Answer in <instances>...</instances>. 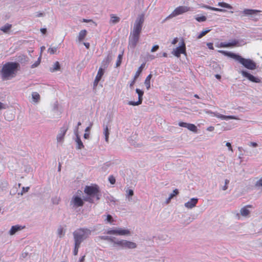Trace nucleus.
<instances>
[{
    "label": "nucleus",
    "instance_id": "26",
    "mask_svg": "<svg viewBox=\"0 0 262 262\" xmlns=\"http://www.w3.org/2000/svg\"><path fill=\"white\" fill-rule=\"evenodd\" d=\"M123 51H122L120 54H119L118 55V57H117V60L116 61V67H118L121 65V62H122V58H123Z\"/></svg>",
    "mask_w": 262,
    "mask_h": 262
},
{
    "label": "nucleus",
    "instance_id": "62",
    "mask_svg": "<svg viewBox=\"0 0 262 262\" xmlns=\"http://www.w3.org/2000/svg\"><path fill=\"white\" fill-rule=\"evenodd\" d=\"M251 145L253 147H256L257 146V144L255 142H251Z\"/></svg>",
    "mask_w": 262,
    "mask_h": 262
},
{
    "label": "nucleus",
    "instance_id": "5",
    "mask_svg": "<svg viewBox=\"0 0 262 262\" xmlns=\"http://www.w3.org/2000/svg\"><path fill=\"white\" fill-rule=\"evenodd\" d=\"M172 53L177 57H180L181 54L186 55V46L184 41L182 39L180 46L174 49Z\"/></svg>",
    "mask_w": 262,
    "mask_h": 262
},
{
    "label": "nucleus",
    "instance_id": "11",
    "mask_svg": "<svg viewBox=\"0 0 262 262\" xmlns=\"http://www.w3.org/2000/svg\"><path fill=\"white\" fill-rule=\"evenodd\" d=\"M239 46V41L236 39H233L230 42H221L217 46L220 48H229Z\"/></svg>",
    "mask_w": 262,
    "mask_h": 262
},
{
    "label": "nucleus",
    "instance_id": "46",
    "mask_svg": "<svg viewBox=\"0 0 262 262\" xmlns=\"http://www.w3.org/2000/svg\"><path fill=\"white\" fill-rule=\"evenodd\" d=\"M106 221L107 222L112 223L113 221L112 216L110 214L107 215L106 217Z\"/></svg>",
    "mask_w": 262,
    "mask_h": 262
},
{
    "label": "nucleus",
    "instance_id": "40",
    "mask_svg": "<svg viewBox=\"0 0 262 262\" xmlns=\"http://www.w3.org/2000/svg\"><path fill=\"white\" fill-rule=\"evenodd\" d=\"M195 19L199 22L205 21L206 20V17L205 16H202L200 17H196Z\"/></svg>",
    "mask_w": 262,
    "mask_h": 262
},
{
    "label": "nucleus",
    "instance_id": "4",
    "mask_svg": "<svg viewBox=\"0 0 262 262\" xmlns=\"http://www.w3.org/2000/svg\"><path fill=\"white\" fill-rule=\"evenodd\" d=\"M84 193L86 194L89 197L85 198L84 200L90 203H93V200L91 196H97V199L99 200L98 193L99 192V187L97 185L92 186H86L84 188Z\"/></svg>",
    "mask_w": 262,
    "mask_h": 262
},
{
    "label": "nucleus",
    "instance_id": "17",
    "mask_svg": "<svg viewBox=\"0 0 262 262\" xmlns=\"http://www.w3.org/2000/svg\"><path fill=\"white\" fill-rule=\"evenodd\" d=\"M68 129V127L67 125L63 126L60 129V133H59L57 139L58 141H60L61 140L63 139L67 130Z\"/></svg>",
    "mask_w": 262,
    "mask_h": 262
},
{
    "label": "nucleus",
    "instance_id": "27",
    "mask_svg": "<svg viewBox=\"0 0 262 262\" xmlns=\"http://www.w3.org/2000/svg\"><path fill=\"white\" fill-rule=\"evenodd\" d=\"M120 21V18L114 14L111 15L110 22L112 24H116Z\"/></svg>",
    "mask_w": 262,
    "mask_h": 262
},
{
    "label": "nucleus",
    "instance_id": "15",
    "mask_svg": "<svg viewBox=\"0 0 262 262\" xmlns=\"http://www.w3.org/2000/svg\"><path fill=\"white\" fill-rule=\"evenodd\" d=\"M242 74L244 76L247 78L251 81L256 83H258L260 81L259 78L255 77L254 76L246 71H242Z\"/></svg>",
    "mask_w": 262,
    "mask_h": 262
},
{
    "label": "nucleus",
    "instance_id": "29",
    "mask_svg": "<svg viewBox=\"0 0 262 262\" xmlns=\"http://www.w3.org/2000/svg\"><path fill=\"white\" fill-rule=\"evenodd\" d=\"M11 27H12L11 25L7 24L5 25L4 26L2 27L1 28V30H2V31H3L5 33H7L11 28Z\"/></svg>",
    "mask_w": 262,
    "mask_h": 262
},
{
    "label": "nucleus",
    "instance_id": "59",
    "mask_svg": "<svg viewBox=\"0 0 262 262\" xmlns=\"http://www.w3.org/2000/svg\"><path fill=\"white\" fill-rule=\"evenodd\" d=\"M84 45L87 49H89L90 48V43L89 42H84Z\"/></svg>",
    "mask_w": 262,
    "mask_h": 262
},
{
    "label": "nucleus",
    "instance_id": "53",
    "mask_svg": "<svg viewBox=\"0 0 262 262\" xmlns=\"http://www.w3.org/2000/svg\"><path fill=\"white\" fill-rule=\"evenodd\" d=\"M6 107L4 104L0 102V110L2 109H5Z\"/></svg>",
    "mask_w": 262,
    "mask_h": 262
},
{
    "label": "nucleus",
    "instance_id": "16",
    "mask_svg": "<svg viewBox=\"0 0 262 262\" xmlns=\"http://www.w3.org/2000/svg\"><path fill=\"white\" fill-rule=\"evenodd\" d=\"M198 199L196 198H192L188 202L185 203V207L188 209H191L194 207L198 203Z\"/></svg>",
    "mask_w": 262,
    "mask_h": 262
},
{
    "label": "nucleus",
    "instance_id": "21",
    "mask_svg": "<svg viewBox=\"0 0 262 262\" xmlns=\"http://www.w3.org/2000/svg\"><path fill=\"white\" fill-rule=\"evenodd\" d=\"M261 11L254 9H246L244 10L243 11V14L245 15H253L258 12H260Z\"/></svg>",
    "mask_w": 262,
    "mask_h": 262
},
{
    "label": "nucleus",
    "instance_id": "33",
    "mask_svg": "<svg viewBox=\"0 0 262 262\" xmlns=\"http://www.w3.org/2000/svg\"><path fill=\"white\" fill-rule=\"evenodd\" d=\"M104 134L105 136V141L107 142L108 141V137H109L110 133H109L108 127L107 126H106L104 129Z\"/></svg>",
    "mask_w": 262,
    "mask_h": 262
},
{
    "label": "nucleus",
    "instance_id": "34",
    "mask_svg": "<svg viewBox=\"0 0 262 262\" xmlns=\"http://www.w3.org/2000/svg\"><path fill=\"white\" fill-rule=\"evenodd\" d=\"M80 244L75 242V247L73 251L74 255H77L78 252V249L80 247Z\"/></svg>",
    "mask_w": 262,
    "mask_h": 262
},
{
    "label": "nucleus",
    "instance_id": "49",
    "mask_svg": "<svg viewBox=\"0 0 262 262\" xmlns=\"http://www.w3.org/2000/svg\"><path fill=\"white\" fill-rule=\"evenodd\" d=\"M226 146L228 147L229 150H230L231 151H233V149L231 146V144L229 142H227L226 144Z\"/></svg>",
    "mask_w": 262,
    "mask_h": 262
},
{
    "label": "nucleus",
    "instance_id": "47",
    "mask_svg": "<svg viewBox=\"0 0 262 262\" xmlns=\"http://www.w3.org/2000/svg\"><path fill=\"white\" fill-rule=\"evenodd\" d=\"M159 47L158 45H155L154 46L152 49H151V52H154L155 51H156L158 49H159Z\"/></svg>",
    "mask_w": 262,
    "mask_h": 262
},
{
    "label": "nucleus",
    "instance_id": "9",
    "mask_svg": "<svg viewBox=\"0 0 262 262\" xmlns=\"http://www.w3.org/2000/svg\"><path fill=\"white\" fill-rule=\"evenodd\" d=\"M140 34L131 33L129 37V45L134 48L136 46L139 39Z\"/></svg>",
    "mask_w": 262,
    "mask_h": 262
},
{
    "label": "nucleus",
    "instance_id": "61",
    "mask_svg": "<svg viewBox=\"0 0 262 262\" xmlns=\"http://www.w3.org/2000/svg\"><path fill=\"white\" fill-rule=\"evenodd\" d=\"M84 259H85V255L82 256L80 258V259H79L80 262H83L84 260Z\"/></svg>",
    "mask_w": 262,
    "mask_h": 262
},
{
    "label": "nucleus",
    "instance_id": "6",
    "mask_svg": "<svg viewBox=\"0 0 262 262\" xmlns=\"http://www.w3.org/2000/svg\"><path fill=\"white\" fill-rule=\"evenodd\" d=\"M190 10L189 7L186 6H179L176 8L167 17V18H172Z\"/></svg>",
    "mask_w": 262,
    "mask_h": 262
},
{
    "label": "nucleus",
    "instance_id": "45",
    "mask_svg": "<svg viewBox=\"0 0 262 262\" xmlns=\"http://www.w3.org/2000/svg\"><path fill=\"white\" fill-rule=\"evenodd\" d=\"M126 192L127 193V196H133L134 195V191L132 189H128L126 191Z\"/></svg>",
    "mask_w": 262,
    "mask_h": 262
},
{
    "label": "nucleus",
    "instance_id": "41",
    "mask_svg": "<svg viewBox=\"0 0 262 262\" xmlns=\"http://www.w3.org/2000/svg\"><path fill=\"white\" fill-rule=\"evenodd\" d=\"M124 240L117 241L114 242L115 245H118L123 248Z\"/></svg>",
    "mask_w": 262,
    "mask_h": 262
},
{
    "label": "nucleus",
    "instance_id": "28",
    "mask_svg": "<svg viewBox=\"0 0 262 262\" xmlns=\"http://www.w3.org/2000/svg\"><path fill=\"white\" fill-rule=\"evenodd\" d=\"M217 5L221 7L227 8L229 9H232L233 8V7L230 4L225 2H219L217 4Z\"/></svg>",
    "mask_w": 262,
    "mask_h": 262
},
{
    "label": "nucleus",
    "instance_id": "2",
    "mask_svg": "<svg viewBox=\"0 0 262 262\" xmlns=\"http://www.w3.org/2000/svg\"><path fill=\"white\" fill-rule=\"evenodd\" d=\"M19 64L17 62H9L5 64L2 70V76L5 78L13 77Z\"/></svg>",
    "mask_w": 262,
    "mask_h": 262
},
{
    "label": "nucleus",
    "instance_id": "25",
    "mask_svg": "<svg viewBox=\"0 0 262 262\" xmlns=\"http://www.w3.org/2000/svg\"><path fill=\"white\" fill-rule=\"evenodd\" d=\"M145 64L144 63H143L138 68V70L136 72L135 75L134 76L135 77V78H138L139 77V76H140V75L142 73V70H143V69H144V68L145 67Z\"/></svg>",
    "mask_w": 262,
    "mask_h": 262
},
{
    "label": "nucleus",
    "instance_id": "30",
    "mask_svg": "<svg viewBox=\"0 0 262 262\" xmlns=\"http://www.w3.org/2000/svg\"><path fill=\"white\" fill-rule=\"evenodd\" d=\"M179 191L178 189H176L173 191V192L171 193L167 201V203H169V202L170 201L171 199H172L174 196L178 194Z\"/></svg>",
    "mask_w": 262,
    "mask_h": 262
},
{
    "label": "nucleus",
    "instance_id": "31",
    "mask_svg": "<svg viewBox=\"0 0 262 262\" xmlns=\"http://www.w3.org/2000/svg\"><path fill=\"white\" fill-rule=\"evenodd\" d=\"M76 142L77 143V148L78 149H81L84 148V145H83L81 140H80V138L78 137H77V138Z\"/></svg>",
    "mask_w": 262,
    "mask_h": 262
},
{
    "label": "nucleus",
    "instance_id": "8",
    "mask_svg": "<svg viewBox=\"0 0 262 262\" xmlns=\"http://www.w3.org/2000/svg\"><path fill=\"white\" fill-rule=\"evenodd\" d=\"M106 233L108 234H115L119 235H128L130 232L128 230L122 228H118L116 229H111L107 231Z\"/></svg>",
    "mask_w": 262,
    "mask_h": 262
},
{
    "label": "nucleus",
    "instance_id": "38",
    "mask_svg": "<svg viewBox=\"0 0 262 262\" xmlns=\"http://www.w3.org/2000/svg\"><path fill=\"white\" fill-rule=\"evenodd\" d=\"M41 61V55L39 57L37 60L31 66V68H34L37 67L40 63Z\"/></svg>",
    "mask_w": 262,
    "mask_h": 262
},
{
    "label": "nucleus",
    "instance_id": "24",
    "mask_svg": "<svg viewBox=\"0 0 262 262\" xmlns=\"http://www.w3.org/2000/svg\"><path fill=\"white\" fill-rule=\"evenodd\" d=\"M247 207H252V206L251 205H247L246 207H243L241 209V214L243 215V216H247L248 215L249 213H250V211L247 208Z\"/></svg>",
    "mask_w": 262,
    "mask_h": 262
},
{
    "label": "nucleus",
    "instance_id": "14",
    "mask_svg": "<svg viewBox=\"0 0 262 262\" xmlns=\"http://www.w3.org/2000/svg\"><path fill=\"white\" fill-rule=\"evenodd\" d=\"M71 203L76 207H81L84 204L83 200L78 196L73 197L71 200Z\"/></svg>",
    "mask_w": 262,
    "mask_h": 262
},
{
    "label": "nucleus",
    "instance_id": "48",
    "mask_svg": "<svg viewBox=\"0 0 262 262\" xmlns=\"http://www.w3.org/2000/svg\"><path fill=\"white\" fill-rule=\"evenodd\" d=\"M207 45L208 48L209 49H210V50H213L214 49L212 43H211V42L207 43Z\"/></svg>",
    "mask_w": 262,
    "mask_h": 262
},
{
    "label": "nucleus",
    "instance_id": "55",
    "mask_svg": "<svg viewBox=\"0 0 262 262\" xmlns=\"http://www.w3.org/2000/svg\"><path fill=\"white\" fill-rule=\"evenodd\" d=\"M59 201V198H56V199H53V202L54 204H58Z\"/></svg>",
    "mask_w": 262,
    "mask_h": 262
},
{
    "label": "nucleus",
    "instance_id": "36",
    "mask_svg": "<svg viewBox=\"0 0 262 262\" xmlns=\"http://www.w3.org/2000/svg\"><path fill=\"white\" fill-rule=\"evenodd\" d=\"M210 31V29L202 31L200 34L198 35V38H201L202 37L205 36L207 33H208Z\"/></svg>",
    "mask_w": 262,
    "mask_h": 262
},
{
    "label": "nucleus",
    "instance_id": "12",
    "mask_svg": "<svg viewBox=\"0 0 262 262\" xmlns=\"http://www.w3.org/2000/svg\"><path fill=\"white\" fill-rule=\"evenodd\" d=\"M179 125L181 127L187 128L189 130L192 131L194 133H196L198 130L196 126L193 124L187 123L183 122H180L179 123Z\"/></svg>",
    "mask_w": 262,
    "mask_h": 262
},
{
    "label": "nucleus",
    "instance_id": "58",
    "mask_svg": "<svg viewBox=\"0 0 262 262\" xmlns=\"http://www.w3.org/2000/svg\"><path fill=\"white\" fill-rule=\"evenodd\" d=\"M213 130H214V127H213V126H210L207 128V130H208V131L212 132Z\"/></svg>",
    "mask_w": 262,
    "mask_h": 262
},
{
    "label": "nucleus",
    "instance_id": "52",
    "mask_svg": "<svg viewBox=\"0 0 262 262\" xmlns=\"http://www.w3.org/2000/svg\"><path fill=\"white\" fill-rule=\"evenodd\" d=\"M152 74H149L146 78L145 80L150 81L151 78H152Z\"/></svg>",
    "mask_w": 262,
    "mask_h": 262
},
{
    "label": "nucleus",
    "instance_id": "10",
    "mask_svg": "<svg viewBox=\"0 0 262 262\" xmlns=\"http://www.w3.org/2000/svg\"><path fill=\"white\" fill-rule=\"evenodd\" d=\"M136 92L138 95V100L136 102L132 101H129L128 103V104L129 105L135 106V105H138L142 103V100H143L142 97H143V96L144 94L143 91H142V90H141L139 89H137L136 90Z\"/></svg>",
    "mask_w": 262,
    "mask_h": 262
},
{
    "label": "nucleus",
    "instance_id": "54",
    "mask_svg": "<svg viewBox=\"0 0 262 262\" xmlns=\"http://www.w3.org/2000/svg\"><path fill=\"white\" fill-rule=\"evenodd\" d=\"M108 238H109V237L107 236H100V238L101 239H103V240H107V241H108Z\"/></svg>",
    "mask_w": 262,
    "mask_h": 262
},
{
    "label": "nucleus",
    "instance_id": "1",
    "mask_svg": "<svg viewBox=\"0 0 262 262\" xmlns=\"http://www.w3.org/2000/svg\"><path fill=\"white\" fill-rule=\"evenodd\" d=\"M219 52L225 56L231 57L237 61H238L239 63L248 69L253 70L255 69L256 68V63L250 59H245L239 55L230 52L223 50H220Z\"/></svg>",
    "mask_w": 262,
    "mask_h": 262
},
{
    "label": "nucleus",
    "instance_id": "37",
    "mask_svg": "<svg viewBox=\"0 0 262 262\" xmlns=\"http://www.w3.org/2000/svg\"><path fill=\"white\" fill-rule=\"evenodd\" d=\"M57 233H58V235L60 237H61V236H63L64 235V232L63 231V228L62 227H60L58 229Z\"/></svg>",
    "mask_w": 262,
    "mask_h": 262
},
{
    "label": "nucleus",
    "instance_id": "42",
    "mask_svg": "<svg viewBox=\"0 0 262 262\" xmlns=\"http://www.w3.org/2000/svg\"><path fill=\"white\" fill-rule=\"evenodd\" d=\"M108 181L111 184H114L116 182L115 178L113 176H109Z\"/></svg>",
    "mask_w": 262,
    "mask_h": 262
},
{
    "label": "nucleus",
    "instance_id": "22",
    "mask_svg": "<svg viewBox=\"0 0 262 262\" xmlns=\"http://www.w3.org/2000/svg\"><path fill=\"white\" fill-rule=\"evenodd\" d=\"M87 35V31L85 30H81L78 34V39L79 41H82L84 40Z\"/></svg>",
    "mask_w": 262,
    "mask_h": 262
},
{
    "label": "nucleus",
    "instance_id": "63",
    "mask_svg": "<svg viewBox=\"0 0 262 262\" xmlns=\"http://www.w3.org/2000/svg\"><path fill=\"white\" fill-rule=\"evenodd\" d=\"M84 137L85 139H88L89 137V134L85 133L84 135Z\"/></svg>",
    "mask_w": 262,
    "mask_h": 262
},
{
    "label": "nucleus",
    "instance_id": "3",
    "mask_svg": "<svg viewBox=\"0 0 262 262\" xmlns=\"http://www.w3.org/2000/svg\"><path fill=\"white\" fill-rule=\"evenodd\" d=\"M91 233V230L88 229H78L73 232L75 242L81 244L83 240L88 238Z\"/></svg>",
    "mask_w": 262,
    "mask_h": 262
},
{
    "label": "nucleus",
    "instance_id": "13",
    "mask_svg": "<svg viewBox=\"0 0 262 262\" xmlns=\"http://www.w3.org/2000/svg\"><path fill=\"white\" fill-rule=\"evenodd\" d=\"M104 70L101 68H99L97 74L95 77V79L94 81V86L96 87L97 86L99 82L100 81V80L102 78V77L104 75Z\"/></svg>",
    "mask_w": 262,
    "mask_h": 262
},
{
    "label": "nucleus",
    "instance_id": "51",
    "mask_svg": "<svg viewBox=\"0 0 262 262\" xmlns=\"http://www.w3.org/2000/svg\"><path fill=\"white\" fill-rule=\"evenodd\" d=\"M178 41V38L177 37L174 38L172 41V45H176Z\"/></svg>",
    "mask_w": 262,
    "mask_h": 262
},
{
    "label": "nucleus",
    "instance_id": "32",
    "mask_svg": "<svg viewBox=\"0 0 262 262\" xmlns=\"http://www.w3.org/2000/svg\"><path fill=\"white\" fill-rule=\"evenodd\" d=\"M32 98L35 102H37L40 99V95L37 92H33L32 94Z\"/></svg>",
    "mask_w": 262,
    "mask_h": 262
},
{
    "label": "nucleus",
    "instance_id": "43",
    "mask_svg": "<svg viewBox=\"0 0 262 262\" xmlns=\"http://www.w3.org/2000/svg\"><path fill=\"white\" fill-rule=\"evenodd\" d=\"M257 187H262V177L255 184Z\"/></svg>",
    "mask_w": 262,
    "mask_h": 262
},
{
    "label": "nucleus",
    "instance_id": "44",
    "mask_svg": "<svg viewBox=\"0 0 262 262\" xmlns=\"http://www.w3.org/2000/svg\"><path fill=\"white\" fill-rule=\"evenodd\" d=\"M144 84L146 88V89L148 90L150 88V81L145 80L144 81Z\"/></svg>",
    "mask_w": 262,
    "mask_h": 262
},
{
    "label": "nucleus",
    "instance_id": "60",
    "mask_svg": "<svg viewBox=\"0 0 262 262\" xmlns=\"http://www.w3.org/2000/svg\"><path fill=\"white\" fill-rule=\"evenodd\" d=\"M92 20L91 19H83L82 20V21L83 22H84V23H89V22H91L92 21Z\"/></svg>",
    "mask_w": 262,
    "mask_h": 262
},
{
    "label": "nucleus",
    "instance_id": "56",
    "mask_svg": "<svg viewBox=\"0 0 262 262\" xmlns=\"http://www.w3.org/2000/svg\"><path fill=\"white\" fill-rule=\"evenodd\" d=\"M29 189V187H23V191L24 192H28V190Z\"/></svg>",
    "mask_w": 262,
    "mask_h": 262
},
{
    "label": "nucleus",
    "instance_id": "39",
    "mask_svg": "<svg viewBox=\"0 0 262 262\" xmlns=\"http://www.w3.org/2000/svg\"><path fill=\"white\" fill-rule=\"evenodd\" d=\"M60 69V64H59V63L58 61H56L55 63H54V68H53V70H52L51 71L52 72H54L55 71H57L58 70Z\"/></svg>",
    "mask_w": 262,
    "mask_h": 262
},
{
    "label": "nucleus",
    "instance_id": "18",
    "mask_svg": "<svg viewBox=\"0 0 262 262\" xmlns=\"http://www.w3.org/2000/svg\"><path fill=\"white\" fill-rule=\"evenodd\" d=\"M25 228V226H21L19 225H15L12 226L10 230L9 231V234L11 235L14 234L17 231L21 230Z\"/></svg>",
    "mask_w": 262,
    "mask_h": 262
},
{
    "label": "nucleus",
    "instance_id": "35",
    "mask_svg": "<svg viewBox=\"0 0 262 262\" xmlns=\"http://www.w3.org/2000/svg\"><path fill=\"white\" fill-rule=\"evenodd\" d=\"M57 50V47H50L48 49V52L50 54H54L56 52Z\"/></svg>",
    "mask_w": 262,
    "mask_h": 262
},
{
    "label": "nucleus",
    "instance_id": "64",
    "mask_svg": "<svg viewBox=\"0 0 262 262\" xmlns=\"http://www.w3.org/2000/svg\"><path fill=\"white\" fill-rule=\"evenodd\" d=\"M215 77L218 79H220L221 78V76L219 74H216V75H215Z\"/></svg>",
    "mask_w": 262,
    "mask_h": 262
},
{
    "label": "nucleus",
    "instance_id": "20",
    "mask_svg": "<svg viewBox=\"0 0 262 262\" xmlns=\"http://www.w3.org/2000/svg\"><path fill=\"white\" fill-rule=\"evenodd\" d=\"M216 117L221 119L222 120H227V119H238L237 117L235 116H225L219 114H215L214 115Z\"/></svg>",
    "mask_w": 262,
    "mask_h": 262
},
{
    "label": "nucleus",
    "instance_id": "7",
    "mask_svg": "<svg viewBox=\"0 0 262 262\" xmlns=\"http://www.w3.org/2000/svg\"><path fill=\"white\" fill-rule=\"evenodd\" d=\"M143 22V16H140L135 21L134 29L132 33L140 34L142 30Z\"/></svg>",
    "mask_w": 262,
    "mask_h": 262
},
{
    "label": "nucleus",
    "instance_id": "50",
    "mask_svg": "<svg viewBox=\"0 0 262 262\" xmlns=\"http://www.w3.org/2000/svg\"><path fill=\"white\" fill-rule=\"evenodd\" d=\"M137 79V78H135V77L134 76L133 80L130 82L129 84L130 88H132L134 84L135 83Z\"/></svg>",
    "mask_w": 262,
    "mask_h": 262
},
{
    "label": "nucleus",
    "instance_id": "57",
    "mask_svg": "<svg viewBox=\"0 0 262 262\" xmlns=\"http://www.w3.org/2000/svg\"><path fill=\"white\" fill-rule=\"evenodd\" d=\"M40 31L41 32V33H42V34H46V32H47V30H46V29H45V28H41V29H40Z\"/></svg>",
    "mask_w": 262,
    "mask_h": 262
},
{
    "label": "nucleus",
    "instance_id": "19",
    "mask_svg": "<svg viewBox=\"0 0 262 262\" xmlns=\"http://www.w3.org/2000/svg\"><path fill=\"white\" fill-rule=\"evenodd\" d=\"M136 247L137 245L136 243L124 240L123 248L134 249L136 248Z\"/></svg>",
    "mask_w": 262,
    "mask_h": 262
},
{
    "label": "nucleus",
    "instance_id": "23",
    "mask_svg": "<svg viewBox=\"0 0 262 262\" xmlns=\"http://www.w3.org/2000/svg\"><path fill=\"white\" fill-rule=\"evenodd\" d=\"M201 7L206 8V9H207L209 10H213L214 11L223 12H225L226 11L225 10L223 9L217 8L209 6L207 5H203Z\"/></svg>",
    "mask_w": 262,
    "mask_h": 262
}]
</instances>
